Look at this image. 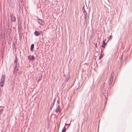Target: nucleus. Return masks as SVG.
<instances>
[{
    "mask_svg": "<svg viewBox=\"0 0 132 132\" xmlns=\"http://www.w3.org/2000/svg\"><path fill=\"white\" fill-rule=\"evenodd\" d=\"M28 59L29 61H31L32 60H34L35 59V57L33 55H31L29 56L28 57Z\"/></svg>",
    "mask_w": 132,
    "mask_h": 132,
    "instance_id": "f257e3e1",
    "label": "nucleus"
},
{
    "mask_svg": "<svg viewBox=\"0 0 132 132\" xmlns=\"http://www.w3.org/2000/svg\"><path fill=\"white\" fill-rule=\"evenodd\" d=\"M35 35L36 36H38L40 34V33L37 31H35L34 32Z\"/></svg>",
    "mask_w": 132,
    "mask_h": 132,
    "instance_id": "f03ea898",
    "label": "nucleus"
},
{
    "mask_svg": "<svg viewBox=\"0 0 132 132\" xmlns=\"http://www.w3.org/2000/svg\"><path fill=\"white\" fill-rule=\"evenodd\" d=\"M106 44L105 43V41L103 40V44L102 46V47L104 48Z\"/></svg>",
    "mask_w": 132,
    "mask_h": 132,
    "instance_id": "7ed1b4c3",
    "label": "nucleus"
},
{
    "mask_svg": "<svg viewBox=\"0 0 132 132\" xmlns=\"http://www.w3.org/2000/svg\"><path fill=\"white\" fill-rule=\"evenodd\" d=\"M34 47V45L33 44H32L31 46L30 50L31 51H32Z\"/></svg>",
    "mask_w": 132,
    "mask_h": 132,
    "instance_id": "20e7f679",
    "label": "nucleus"
},
{
    "mask_svg": "<svg viewBox=\"0 0 132 132\" xmlns=\"http://www.w3.org/2000/svg\"><path fill=\"white\" fill-rule=\"evenodd\" d=\"M11 20L12 21L14 22L16 20L15 18L13 16H11Z\"/></svg>",
    "mask_w": 132,
    "mask_h": 132,
    "instance_id": "39448f33",
    "label": "nucleus"
},
{
    "mask_svg": "<svg viewBox=\"0 0 132 132\" xmlns=\"http://www.w3.org/2000/svg\"><path fill=\"white\" fill-rule=\"evenodd\" d=\"M56 112H57L60 111V108L59 107H58L56 110Z\"/></svg>",
    "mask_w": 132,
    "mask_h": 132,
    "instance_id": "423d86ee",
    "label": "nucleus"
},
{
    "mask_svg": "<svg viewBox=\"0 0 132 132\" xmlns=\"http://www.w3.org/2000/svg\"><path fill=\"white\" fill-rule=\"evenodd\" d=\"M1 84H0V87L1 86V87H3L4 85V82L3 81H2L0 83Z\"/></svg>",
    "mask_w": 132,
    "mask_h": 132,
    "instance_id": "0eeeda50",
    "label": "nucleus"
},
{
    "mask_svg": "<svg viewBox=\"0 0 132 132\" xmlns=\"http://www.w3.org/2000/svg\"><path fill=\"white\" fill-rule=\"evenodd\" d=\"M66 128L65 127H64L63 128L62 132H65L66 131Z\"/></svg>",
    "mask_w": 132,
    "mask_h": 132,
    "instance_id": "6e6552de",
    "label": "nucleus"
},
{
    "mask_svg": "<svg viewBox=\"0 0 132 132\" xmlns=\"http://www.w3.org/2000/svg\"><path fill=\"white\" fill-rule=\"evenodd\" d=\"M18 61V59L16 57L15 60L14 61V63L16 65Z\"/></svg>",
    "mask_w": 132,
    "mask_h": 132,
    "instance_id": "1a4fd4ad",
    "label": "nucleus"
},
{
    "mask_svg": "<svg viewBox=\"0 0 132 132\" xmlns=\"http://www.w3.org/2000/svg\"><path fill=\"white\" fill-rule=\"evenodd\" d=\"M41 22V20H38V22L40 24H41L40 22Z\"/></svg>",
    "mask_w": 132,
    "mask_h": 132,
    "instance_id": "9d476101",
    "label": "nucleus"
},
{
    "mask_svg": "<svg viewBox=\"0 0 132 132\" xmlns=\"http://www.w3.org/2000/svg\"><path fill=\"white\" fill-rule=\"evenodd\" d=\"M2 110H0V114H2Z\"/></svg>",
    "mask_w": 132,
    "mask_h": 132,
    "instance_id": "9b49d317",
    "label": "nucleus"
},
{
    "mask_svg": "<svg viewBox=\"0 0 132 132\" xmlns=\"http://www.w3.org/2000/svg\"><path fill=\"white\" fill-rule=\"evenodd\" d=\"M102 55H100L99 58L100 59H101L102 58Z\"/></svg>",
    "mask_w": 132,
    "mask_h": 132,
    "instance_id": "f8f14e48",
    "label": "nucleus"
},
{
    "mask_svg": "<svg viewBox=\"0 0 132 132\" xmlns=\"http://www.w3.org/2000/svg\"><path fill=\"white\" fill-rule=\"evenodd\" d=\"M2 77H3V79L4 80V79H5L4 77V76L3 75V76H2Z\"/></svg>",
    "mask_w": 132,
    "mask_h": 132,
    "instance_id": "ddd939ff",
    "label": "nucleus"
},
{
    "mask_svg": "<svg viewBox=\"0 0 132 132\" xmlns=\"http://www.w3.org/2000/svg\"><path fill=\"white\" fill-rule=\"evenodd\" d=\"M40 79H38V82H39V81H40Z\"/></svg>",
    "mask_w": 132,
    "mask_h": 132,
    "instance_id": "4468645a",
    "label": "nucleus"
},
{
    "mask_svg": "<svg viewBox=\"0 0 132 132\" xmlns=\"http://www.w3.org/2000/svg\"><path fill=\"white\" fill-rule=\"evenodd\" d=\"M95 47H97V44H96L95 45Z\"/></svg>",
    "mask_w": 132,
    "mask_h": 132,
    "instance_id": "2eb2a0df",
    "label": "nucleus"
}]
</instances>
